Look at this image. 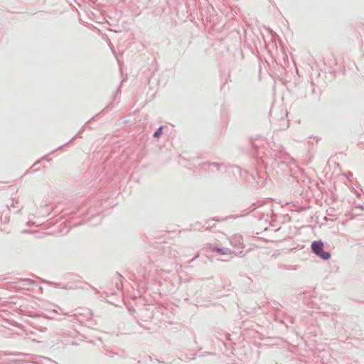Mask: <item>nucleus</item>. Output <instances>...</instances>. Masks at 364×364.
I'll return each mask as SVG.
<instances>
[{"instance_id": "nucleus-1", "label": "nucleus", "mask_w": 364, "mask_h": 364, "mask_svg": "<svg viewBox=\"0 0 364 364\" xmlns=\"http://www.w3.org/2000/svg\"><path fill=\"white\" fill-rule=\"evenodd\" d=\"M311 250L317 256L323 259H328L331 257V255L323 251V243L321 241H314L311 244Z\"/></svg>"}, {"instance_id": "nucleus-2", "label": "nucleus", "mask_w": 364, "mask_h": 364, "mask_svg": "<svg viewBox=\"0 0 364 364\" xmlns=\"http://www.w3.org/2000/svg\"><path fill=\"white\" fill-rule=\"evenodd\" d=\"M162 134V127H159L157 131L155 132V133L154 134V136L155 137H159L160 135H161Z\"/></svg>"}]
</instances>
